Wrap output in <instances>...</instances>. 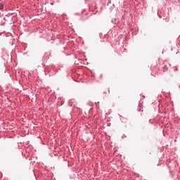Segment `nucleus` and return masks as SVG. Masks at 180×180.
<instances>
[{
  "label": "nucleus",
  "mask_w": 180,
  "mask_h": 180,
  "mask_svg": "<svg viewBox=\"0 0 180 180\" xmlns=\"http://www.w3.org/2000/svg\"><path fill=\"white\" fill-rule=\"evenodd\" d=\"M0 6H1V7H2V4H0Z\"/></svg>",
  "instance_id": "f257e3e1"
}]
</instances>
